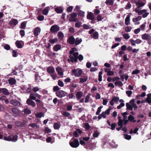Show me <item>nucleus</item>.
I'll list each match as a JSON object with an SVG mask.
<instances>
[{
	"mask_svg": "<svg viewBox=\"0 0 151 151\" xmlns=\"http://www.w3.org/2000/svg\"><path fill=\"white\" fill-rule=\"evenodd\" d=\"M82 92L81 91H78L76 93V97L77 99H79L82 96Z\"/></svg>",
	"mask_w": 151,
	"mask_h": 151,
	"instance_id": "nucleus-38",
	"label": "nucleus"
},
{
	"mask_svg": "<svg viewBox=\"0 0 151 151\" xmlns=\"http://www.w3.org/2000/svg\"><path fill=\"white\" fill-rule=\"evenodd\" d=\"M109 109H108L106 110L105 111L102 112L101 114L99 115L98 116V119H100L102 117L103 118H105L106 116V115L109 114Z\"/></svg>",
	"mask_w": 151,
	"mask_h": 151,
	"instance_id": "nucleus-5",
	"label": "nucleus"
},
{
	"mask_svg": "<svg viewBox=\"0 0 151 151\" xmlns=\"http://www.w3.org/2000/svg\"><path fill=\"white\" fill-rule=\"evenodd\" d=\"M29 126H30L33 128H36L37 129L39 128V126L35 123H31L29 124Z\"/></svg>",
	"mask_w": 151,
	"mask_h": 151,
	"instance_id": "nucleus-39",
	"label": "nucleus"
},
{
	"mask_svg": "<svg viewBox=\"0 0 151 151\" xmlns=\"http://www.w3.org/2000/svg\"><path fill=\"white\" fill-rule=\"evenodd\" d=\"M10 103L14 106H19L21 104L20 102L16 99H12L10 101Z\"/></svg>",
	"mask_w": 151,
	"mask_h": 151,
	"instance_id": "nucleus-9",
	"label": "nucleus"
},
{
	"mask_svg": "<svg viewBox=\"0 0 151 151\" xmlns=\"http://www.w3.org/2000/svg\"><path fill=\"white\" fill-rule=\"evenodd\" d=\"M76 48H73L71 49L69 52V58L67 60L68 62L72 63L77 62L78 53L76 52Z\"/></svg>",
	"mask_w": 151,
	"mask_h": 151,
	"instance_id": "nucleus-1",
	"label": "nucleus"
},
{
	"mask_svg": "<svg viewBox=\"0 0 151 151\" xmlns=\"http://www.w3.org/2000/svg\"><path fill=\"white\" fill-rule=\"evenodd\" d=\"M124 137L126 139L129 140L131 139V136L130 135L126 134H124Z\"/></svg>",
	"mask_w": 151,
	"mask_h": 151,
	"instance_id": "nucleus-60",
	"label": "nucleus"
},
{
	"mask_svg": "<svg viewBox=\"0 0 151 151\" xmlns=\"http://www.w3.org/2000/svg\"><path fill=\"white\" fill-rule=\"evenodd\" d=\"M81 23L80 22H76L75 24V27L77 28H80L81 26Z\"/></svg>",
	"mask_w": 151,
	"mask_h": 151,
	"instance_id": "nucleus-54",
	"label": "nucleus"
},
{
	"mask_svg": "<svg viewBox=\"0 0 151 151\" xmlns=\"http://www.w3.org/2000/svg\"><path fill=\"white\" fill-rule=\"evenodd\" d=\"M124 38L126 39H128L130 38V35L128 34H124L123 35Z\"/></svg>",
	"mask_w": 151,
	"mask_h": 151,
	"instance_id": "nucleus-56",
	"label": "nucleus"
},
{
	"mask_svg": "<svg viewBox=\"0 0 151 151\" xmlns=\"http://www.w3.org/2000/svg\"><path fill=\"white\" fill-rule=\"evenodd\" d=\"M18 138V136L16 135H11V141L13 142H15L17 140Z\"/></svg>",
	"mask_w": 151,
	"mask_h": 151,
	"instance_id": "nucleus-32",
	"label": "nucleus"
},
{
	"mask_svg": "<svg viewBox=\"0 0 151 151\" xmlns=\"http://www.w3.org/2000/svg\"><path fill=\"white\" fill-rule=\"evenodd\" d=\"M56 96L60 98L65 96L67 95V93L63 90H60L56 92Z\"/></svg>",
	"mask_w": 151,
	"mask_h": 151,
	"instance_id": "nucleus-6",
	"label": "nucleus"
},
{
	"mask_svg": "<svg viewBox=\"0 0 151 151\" xmlns=\"http://www.w3.org/2000/svg\"><path fill=\"white\" fill-rule=\"evenodd\" d=\"M40 88H39L38 86L34 87L32 88V91L35 93H36L39 91Z\"/></svg>",
	"mask_w": 151,
	"mask_h": 151,
	"instance_id": "nucleus-48",
	"label": "nucleus"
},
{
	"mask_svg": "<svg viewBox=\"0 0 151 151\" xmlns=\"http://www.w3.org/2000/svg\"><path fill=\"white\" fill-rule=\"evenodd\" d=\"M140 72L139 70L135 69L132 72V74L133 75H136L139 73Z\"/></svg>",
	"mask_w": 151,
	"mask_h": 151,
	"instance_id": "nucleus-53",
	"label": "nucleus"
},
{
	"mask_svg": "<svg viewBox=\"0 0 151 151\" xmlns=\"http://www.w3.org/2000/svg\"><path fill=\"white\" fill-rule=\"evenodd\" d=\"M142 17L138 16L137 17L133 18L132 19V21L135 23V24L136 25H139L140 24V22L139 21L141 19Z\"/></svg>",
	"mask_w": 151,
	"mask_h": 151,
	"instance_id": "nucleus-11",
	"label": "nucleus"
},
{
	"mask_svg": "<svg viewBox=\"0 0 151 151\" xmlns=\"http://www.w3.org/2000/svg\"><path fill=\"white\" fill-rule=\"evenodd\" d=\"M57 36L58 37L59 39L60 40H63L64 37L63 33L61 31L59 32H58L57 34Z\"/></svg>",
	"mask_w": 151,
	"mask_h": 151,
	"instance_id": "nucleus-25",
	"label": "nucleus"
},
{
	"mask_svg": "<svg viewBox=\"0 0 151 151\" xmlns=\"http://www.w3.org/2000/svg\"><path fill=\"white\" fill-rule=\"evenodd\" d=\"M15 44L17 47L18 48H21L22 47V46L20 41H17L16 42Z\"/></svg>",
	"mask_w": 151,
	"mask_h": 151,
	"instance_id": "nucleus-40",
	"label": "nucleus"
},
{
	"mask_svg": "<svg viewBox=\"0 0 151 151\" xmlns=\"http://www.w3.org/2000/svg\"><path fill=\"white\" fill-rule=\"evenodd\" d=\"M69 145L73 148H77L79 146V143L78 140L73 137L70 141Z\"/></svg>",
	"mask_w": 151,
	"mask_h": 151,
	"instance_id": "nucleus-2",
	"label": "nucleus"
},
{
	"mask_svg": "<svg viewBox=\"0 0 151 151\" xmlns=\"http://www.w3.org/2000/svg\"><path fill=\"white\" fill-rule=\"evenodd\" d=\"M87 18L91 20L93 19L94 18L93 13L91 12H88L87 15Z\"/></svg>",
	"mask_w": 151,
	"mask_h": 151,
	"instance_id": "nucleus-29",
	"label": "nucleus"
},
{
	"mask_svg": "<svg viewBox=\"0 0 151 151\" xmlns=\"http://www.w3.org/2000/svg\"><path fill=\"white\" fill-rule=\"evenodd\" d=\"M60 29V27L56 24L52 26L50 29V32L52 33H56Z\"/></svg>",
	"mask_w": 151,
	"mask_h": 151,
	"instance_id": "nucleus-7",
	"label": "nucleus"
},
{
	"mask_svg": "<svg viewBox=\"0 0 151 151\" xmlns=\"http://www.w3.org/2000/svg\"><path fill=\"white\" fill-rule=\"evenodd\" d=\"M82 41V40L81 38L77 37L76 38V39H75L74 44H75L76 45H78L81 43Z\"/></svg>",
	"mask_w": 151,
	"mask_h": 151,
	"instance_id": "nucleus-17",
	"label": "nucleus"
},
{
	"mask_svg": "<svg viewBox=\"0 0 151 151\" xmlns=\"http://www.w3.org/2000/svg\"><path fill=\"white\" fill-rule=\"evenodd\" d=\"M83 28L86 29H90L91 28L90 26L89 25L86 24H84L83 26Z\"/></svg>",
	"mask_w": 151,
	"mask_h": 151,
	"instance_id": "nucleus-57",
	"label": "nucleus"
},
{
	"mask_svg": "<svg viewBox=\"0 0 151 151\" xmlns=\"http://www.w3.org/2000/svg\"><path fill=\"white\" fill-rule=\"evenodd\" d=\"M115 84L119 86H123V84L122 82L120 81H116L114 83Z\"/></svg>",
	"mask_w": 151,
	"mask_h": 151,
	"instance_id": "nucleus-44",
	"label": "nucleus"
},
{
	"mask_svg": "<svg viewBox=\"0 0 151 151\" xmlns=\"http://www.w3.org/2000/svg\"><path fill=\"white\" fill-rule=\"evenodd\" d=\"M22 112H24V115L27 116L31 113V110L28 108H26L23 110Z\"/></svg>",
	"mask_w": 151,
	"mask_h": 151,
	"instance_id": "nucleus-19",
	"label": "nucleus"
},
{
	"mask_svg": "<svg viewBox=\"0 0 151 151\" xmlns=\"http://www.w3.org/2000/svg\"><path fill=\"white\" fill-rule=\"evenodd\" d=\"M37 118H41L42 117H44V114L42 112H40L35 114Z\"/></svg>",
	"mask_w": 151,
	"mask_h": 151,
	"instance_id": "nucleus-43",
	"label": "nucleus"
},
{
	"mask_svg": "<svg viewBox=\"0 0 151 151\" xmlns=\"http://www.w3.org/2000/svg\"><path fill=\"white\" fill-rule=\"evenodd\" d=\"M29 99H30L32 100H35L36 99V97L35 96V93L34 94V93H31L30 94L29 98Z\"/></svg>",
	"mask_w": 151,
	"mask_h": 151,
	"instance_id": "nucleus-33",
	"label": "nucleus"
},
{
	"mask_svg": "<svg viewBox=\"0 0 151 151\" xmlns=\"http://www.w3.org/2000/svg\"><path fill=\"white\" fill-rule=\"evenodd\" d=\"M145 5V4L143 2H138L136 4L137 7H141L144 6Z\"/></svg>",
	"mask_w": 151,
	"mask_h": 151,
	"instance_id": "nucleus-46",
	"label": "nucleus"
},
{
	"mask_svg": "<svg viewBox=\"0 0 151 151\" xmlns=\"http://www.w3.org/2000/svg\"><path fill=\"white\" fill-rule=\"evenodd\" d=\"M49 9L48 7L45 8L42 11V14L44 15H47L48 13Z\"/></svg>",
	"mask_w": 151,
	"mask_h": 151,
	"instance_id": "nucleus-30",
	"label": "nucleus"
},
{
	"mask_svg": "<svg viewBox=\"0 0 151 151\" xmlns=\"http://www.w3.org/2000/svg\"><path fill=\"white\" fill-rule=\"evenodd\" d=\"M48 54L49 56L53 57L55 56V55L56 54L52 52H49Z\"/></svg>",
	"mask_w": 151,
	"mask_h": 151,
	"instance_id": "nucleus-62",
	"label": "nucleus"
},
{
	"mask_svg": "<svg viewBox=\"0 0 151 151\" xmlns=\"http://www.w3.org/2000/svg\"><path fill=\"white\" fill-rule=\"evenodd\" d=\"M41 31V29L39 27H36L34 30V34L35 36L38 35Z\"/></svg>",
	"mask_w": 151,
	"mask_h": 151,
	"instance_id": "nucleus-14",
	"label": "nucleus"
},
{
	"mask_svg": "<svg viewBox=\"0 0 151 151\" xmlns=\"http://www.w3.org/2000/svg\"><path fill=\"white\" fill-rule=\"evenodd\" d=\"M128 119L131 122H136V120H134V117L131 115H130L128 117Z\"/></svg>",
	"mask_w": 151,
	"mask_h": 151,
	"instance_id": "nucleus-35",
	"label": "nucleus"
},
{
	"mask_svg": "<svg viewBox=\"0 0 151 151\" xmlns=\"http://www.w3.org/2000/svg\"><path fill=\"white\" fill-rule=\"evenodd\" d=\"M60 88L58 86H55L53 87V91L54 92L58 91L60 90Z\"/></svg>",
	"mask_w": 151,
	"mask_h": 151,
	"instance_id": "nucleus-49",
	"label": "nucleus"
},
{
	"mask_svg": "<svg viewBox=\"0 0 151 151\" xmlns=\"http://www.w3.org/2000/svg\"><path fill=\"white\" fill-rule=\"evenodd\" d=\"M85 12L82 11H80L78 13V14L81 17H83L84 16Z\"/></svg>",
	"mask_w": 151,
	"mask_h": 151,
	"instance_id": "nucleus-58",
	"label": "nucleus"
},
{
	"mask_svg": "<svg viewBox=\"0 0 151 151\" xmlns=\"http://www.w3.org/2000/svg\"><path fill=\"white\" fill-rule=\"evenodd\" d=\"M58 85L60 86L61 87H63L64 86V84L63 82L60 80H59L58 81Z\"/></svg>",
	"mask_w": 151,
	"mask_h": 151,
	"instance_id": "nucleus-52",
	"label": "nucleus"
},
{
	"mask_svg": "<svg viewBox=\"0 0 151 151\" xmlns=\"http://www.w3.org/2000/svg\"><path fill=\"white\" fill-rule=\"evenodd\" d=\"M102 74V71H100L99 72V74L98 80L99 81H101L102 80V76H101Z\"/></svg>",
	"mask_w": 151,
	"mask_h": 151,
	"instance_id": "nucleus-55",
	"label": "nucleus"
},
{
	"mask_svg": "<svg viewBox=\"0 0 151 151\" xmlns=\"http://www.w3.org/2000/svg\"><path fill=\"white\" fill-rule=\"evenodd\" d=\"M119 102L121 103L119 106H117V108L118 109H120L122 107L124 106L125 105L124 101L122 99L119 100Z\"/></svg>",
	"mask_w": 151,
	"mask_h": 151,
	"instance_id": "nucleus-23",
	"label": "nucleus"
},
{
	"mask_svg": "<svg viewBox=\"0 0 151 151\" xmlns=\"http://www.w3.org/2000/svg\"><path fill=\"white\" fill-rule=\"evenodd\" d=\"M126 106L127 107V109L132 111L133 109V108L132 105H130L129 103L126 104Z\"/></svg>",
	"mask_w": 151,
	"mask_h": 151,
	"instance_id": "nucleus-45",
	"label": "nucleus"
},
{
	"mask_svg": "<svg viewBox=\"0 0 151 151\" xmlns=\"http://www.w3.org/2000/svg\"><path fill=\"white\" fill-rule=\"evenodd\" d=\"M72 72L74 76L76 77H80L82 73V70L80 68L73 69Z\"/></svg>",
	"mask_w": 151,
	"mask_h": 151,
	"instance_id": "nucleus-3",
	"label": "nucleus"
},
{
	"mask_svg": "<svg viewBox=\"0 0 151 151\" xmlns=\"http://www.w3.org/2000/svg\"><path fill=\"white\" fill-rule=\"evenodd\" d=\"M4 139L6 141H11V135L9 136L8 137H4Z\"/></svg>",
	"mask_w": 151,
	"mask_h": 151,
	"instance_id": "nucleus-59",
	"label": "nucleus"
},
{
	"mask_svg": "<svg viewBox=\"0 0 151 151\" xmlns=\"http://www.w3.org/2000/svg\"><path fill=\"white\" fill-rule=\"evenodd\" d=\"M75 39L72 36H70L68 38L67 41L70 45H73L74 44Z\"/></svg>",
	"mask_w": 151,
	"mask_h": 151,
	"instance_id": "nucleus-12",
	"label": "nucleus"
},
{
	"mask_svg": "<svg viewBox=\"0 0 151 151\" xmlns=\"http://www.w3.org/2000/svg\"><path fill=\"white\" fill-rule=\"evenodd\" d=\"M8 81L9 82V84L10 85H14L16 83V80L14 78H10L8 80Z\"/></svg>",
	"mask_w": 151,
	"mask_h": 151,
	"instance_id": "nucleus-27",
	"label": "nucleus"
},
{
	"mask_svg": "<svg viewBox=\"0 0 151 151\" xmlns=\"http://www.w3.org/2000/svg\"><path fill=\"white\" fill-rule=\"evenodd\" d=\"M120 77L122 79V81H124V78L126 81H127L129 77L128 75L126 74H125L122 75Z\"/></svg>",
	"mask_w": 151,
	"mask_h": 151,
	"instance_id": "nucleus-34",
	"label": "nucleus"
},
{
	"mask_svg": "<svg viewBox=\"0 0 151 151\" xmlns=\"http://www.w3.org/2000/svg\"><path fill=\"white\" fill-rule=\"evenodd\" d=\"M23 88L27 93L30 92L31 91V87L29 85L24 86Z\"/></svg>",
	"mask_w": 151,
	"mask_h": 151,
	"instance_id": "nucleus-15",
	"label": "nucleus"
},
{
	"mask_svg": "<svg viewBox=\"0 0 151 151\" xmlns=\"http://www.w3.org/2000/svg\"><path fill=\"white\" fill-rule=\"evenodd\" d=\"M105 3L107 5H111L113 4L114 2L112 0H106Z\"/></svg>",
	"mask_w": 151,
	"mask_h": 151,
	"instance_id": "nucleus-41",
	"label": "nucleus"
},
{
	"mask_svg": "<svg viewBox=\"0 0 151 151\" xmlns=\"http://www.w3.org/2000/svg\"><path fill=\"white\" fill-rule=\"evenodd\" d=\"M146 99V102L149 104H151V93H149L147 95Z\"/></svg>",
	"mask_w": 151,
	"mask_h": 151,
	"instance_id": "nucleus-21",
	"label": "nucleus"
},
{
	"mask_svg": "<svg viewBox=\"0 0 151 151\" xmlns=\"http://www.w3.org/2000/svg\"><path fill=\"white\" fill-rule=\"evenodd\" d=\"M45 131L46 133H49L51 132V130L48 127H45Z\"/></svg>",
	"mask_w": 151,
	"mask_h": 151,
	"instance_id": "nucleus-64",
	"label": "nucleus"
},
{
	"mask_svg": "<svg viewBox=\"0 0 151 151\" xmlns=\"http://www.w3.org/2000/svg\"><path fill=\"white\" fill-rule=\"evenodd\" d=\"M53 127L55 129H58L60 127V124L58 123H55L54 124Z\"/></svg>",
	"mask_w": 151,
	"mask_h": 151,
	"instance_id": "nucleus-36",
	"label": "nucleus"
},
{
	"mask_svg": "<svg viewBox=\"0 0 151 151\" xmlns=\"http://www.w3.org/2000/svg\"><path fill=\"white\" fill-rule=\"evenodd\" d=\"M55 11L58 13H61L63 11V9L61 7H57L55 9Z\"/></svg>",
	"mask_w": 151,
	"mask_h": 151,
	"instance_id": "nucleus-37",
	"label": "nucleus"
},
{
	"mask_svg": "<svg viewBox=\"0 0 151 151\" xmlns=\"http://www.w3.org/2000/svg\"><path fill=\"white\" fill-rule=\"evenodd\" d=\"M119 98L118 96H114L111 99V100L109 102V104L112 106L114 105V103H116L119 101Z\"/></svg>",
	"mask_w": 151,
	"mask_h": 151,
	"instance_id": "nucleus-10",
	"label": "nucleus"
},
{
	"mask_svg": "<svg viewBox=\"0 0 151 151\" xmlns=\"http://www.w3.org/2000/svg\"><path fill=\"white\" fill-rule=\"evenodd\" d=\"M61 46L60 44H57L54 46L53 47V49L54 51H57L59 50H61Z\"/></svg>",
	"mask_w": 151,
	"mask_h": 151,
	"instance_id": "nucleus-22",
	"label": "nucleus"
},
{
	"mask_svg": "<svg viewBox=\"0 0 151 151\" xmlns=\"http://www.w3.org/2000/svg\"><path fill=\"white\" fill-rule=\"evenodd\" d=\"M58 39L57 38H55L53 39H50L49 40V42L50 43L53 44L57 42Z\"/></svg>",
	"mask_w": 151,
	"mask_h": 151,
	"instance_id": "nucleus-42",
	"label": "nucleus"
},
{
	"mask_svg": "<svg viewBox=\"0 0 151 151\" xmlns=\"http://www.w3.org/2000/svg\"><path fill=\"white\" fill-rule=\"evenodd\" d=\"M47 71L49 73L52 74L55 71V69L54 68L51 66L48 67L47 69Z\"/></svg>",
	"mask_w": 151,
	"mask_h": 151,
	"instance_id": "nucleus-20",
	"label": "nucleus"
},
{
	"mask_svg": "<svg viewBox=\"0 0 151 151\" xmlns=\"http://www.w3.org/2000/svg\"><path fill=\"white\" fill-rule=\"evenodd\" d=\"M3 92V94L6 95H8L9 94V93L8 91L6 88H1V92Z\"/></svg>",
	"mask_w": 151,
	"mask_h": 151,
	"instance_id": "nucleus-31",
	"label": "nucleus"
},
{
	"mask_svg": "<svg viewBox=\"0 0 151 151\" xmlns=\"http://www.w3.org/2000/svg\"><path fill=\"white\" fill-rule=\"evenodd\" d=\"M18 23V21L16 19H12L9 22V24L10 25H12L16 26Z\"/></svg>",
	"mask_w": 151,
	"mask_h": 151,
	"instance_id": "nucleus-16",
	"label": "nucleus"
},
{
	"mask_svg": "<svg viewBox=\"0 0 151 151\" xmlns=\"http://www.w3.org/2000/svg\"><path fill=\"white\" fill-rule=\"evenodd\" d=\"M126 93L128 97H130L132 95V92L131 91H126Z\"/></svg>",
	"mask_w": 151,
	"mask_h": 151,
	"instance_id": "nucleus-63",
	"label": "nucleus"
},
{
	"mask_svg": "<svg viewBox=\"0 0 151 151\" xmlns=\"http://www.w3.org/2000/svg\"><path fill=\"white\" fill-rule=\"evenodd\" d=\"M125 23L127 25H129L130 24V16L129 15L127 16L125 19Z\"/></svg>",
	"mask_w": 151,
	"mask_h": 151,
	"instance_id": "nucleus-26",
	"label": "nucleus"
},
{
	"mask_svg": "<svg viewBox=\"0 0 151 151\" xmlns=\"http://www.w3.org/2000/svg\"><path fill=\"white\" fill-rule=\"evenodd\" d=\"M51 76L53 80H55L58 78V77L56 73H54L52 74H51Z\"/></svg>",
	"mask_w": 151,
	"mask_h": 151,
	"instance_id": "nucleus-51",
	"label": "nucleus"
},
{
	"mask_svg": "<svg viewBox=\"0 0 151 151\" xmlns=\"http://www.w3.org/2000/svg\"><path fill=\"white\" fill-rule=\"evenodd\" d=\"M12 113L13 116H16L19 114L20 111L19 109L16 107H13L11 109Z\"/></svg>",
	"mask_w": 151,
	"mask_h": 151,
	"instance_id": "nucleus-8",
	"label": "nucleus"
},
{
	"mask_svg": "<svg viewBox=\"0 0 151 151\" xmlns=\"http://www.w3.org/2000/svg\"><path fill=\"white\" fill-rule=\"evenodd\" d=\"M30 99H28L26 101L27 104L33 107H35L36 106V104L35 102Z\"/></svg>",
	"mask_w": 151,
	"mask_h": 151,
	"instance_id": "nucleus-13",
	"label": "nucleus"
},
{
	"mask_svg": "<svg viewBox=\"0 0 151 151\" xmlns=\"http://www.w3.org/2000/svg\"><path fill=\"white\" fill-rule=\"evenodd\" d=\"M56 71L57 72L58 74L61 76H63V75L62 69L60 67H57L56 69Z\"/></svg>",
	"mask_w": 151,
	"mask_h": 151,
	"instance_id": "nucleus-18",
	"label": "nucleus"
},
{
	"mask_svg": "<svg viewBox=\"0 0 151 151\" xmlns=\"http://www.w3.org/2000/svg\"><path fill=\"white\" fill-rule=\"evenodd\" d=\"M141 38L144 40L148 41V43L150 44V41L151 40V36L147 33H144L141 35Z\"/></svg>",
	"mask_w": 151,
	"mask_h": 151,
	"instance_id": "nucleus-4",
	"label": "nucleus"
},
{
	"mask_svg": "<svg viewBox=\"0 0 151 151\" xmlns=\"http://www.w3.org/2000/svg\"><path fill=\"white\" fill-rule=\"evenodd\" d=\"M15 124L17 126L21 127H24L25 125L24 123L19 121L16 122Z\"/></svg>",
	"mask_w": 151,
	"mask_h": 151,
	"instance_id": "nucleus-24",
	"label": "nucleus"
},
{
	"mask_svg": "<svg viewBox=\"0 0 151 151\" xmlns=\"http://www.w3.org/2000/svg\"><path fill=\"white\" fill-rule=\"evenodd\" d=\"M88 79V77L85 76L83 77H82L79 78L80 80V82L81 83H83L86 82Z\"/></svg>",
	"mask_w": 151,
	"mask_h": 151,
	"instance_id": "nucleus-28",
	"label": "nucleus"
},
{
	"mask_svg": "<svg viewBox=\"0 0 151 151\" xmlns=\"http://www.w3.org/2000/svg\"><path fill=\"white\" fill-rule=\"evenodd\" d=\"M103 107V106H101L98 108L97 111L96 112V115H99V114L100 112L101 111V109Z\"/></svg>",
	"mask_w": 151,
	"mask_h": 151,
	"instance_id": "nucleus-47",
	"label": "nucleus"
},
{
	"mask_svg": "<svg viewBox=\"0 0 151 151\" xmlns=\"http://www.w3.org/2000/svg\"><path fill=\"white\" fill-rule=\"evenodd\" d=\"M44 19V16L42 15H39L37 17V19L40 21H43Z\"/></svg>",
	"mask_w": 151,
	"mask_h": 151,
	"instance_id": "nucleus-50",
	"label": "nucleus"
},
{
	"mask_svg": "<svg viewBox=\"0 0 151 151\" xmlns=\"http://www.w3.org/2000/svg\"><path fill=\"white\" fill-rule=\"evenodd\" d=\"M123 121L122 120H119L118 122V124L119 126L120 127V128H122V123Z\"/></svg>",
	"mask_w": 151,
	"mask_h": 151,
	"instance_id": "nucleus-61",
	"label": "nucleus"
}]
</instances>
